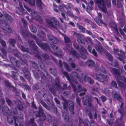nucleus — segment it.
<instances>
[{
	"instance_id": "obj_1",
	"label": "nucleus",
	"mask_w": 126,
	"mask_h": 126,
	"mask_svg": "<svg viewBox=\"0 0 126 126\" xmlns=\"http://www.w3.org/2000/svg\"><path fill=\"white\" fill-rule=\"evenodd\" d=\"M62 72L63 74L66 77L67 79L71 83V85L73 88L74 91L76 92H80L83 91L86 92V90L84 87H82L80 85H79L78 88H77L75 85L73 83V82L76 83L78 80L81 81L79 75L76 72H73L72 73L71 76L70 77L68 73L64 70H62Z\"/></svg>"
},
{
	"instance_id": "obj_2",
	"label": "nucleus",
	"mask_w": 126,
	"mask_h": 126,
	"mask_svg": "<svg viewBox=\"0 0 126 126\" xmlns=\"http://www.w3.org/2000/svg\"><path fill=\"white\" fill-rule=\"evenodd\" d=\"M124 70L121 69H117L112 68L111 73L115 75V78L117 81L120 87L125 88L126 86V84H124L119 80H122L123 77L121 76V74L123 73Z\"/></svg>"
},
{
	"instance_id": "obj_3",
	"label": "nucleus",
	"mask_w": 126,
	"mask_h": 126,
	"mask_svg": "<svg viewBox=\"0 0 126 126\" xmlns=\"http://www.w3.org/2000/svg\"><path fill=\"white\" fill-rule=\"evenodd\" d=\"M0 13V24L2 23L1 28L3 30L9 32H12V30L9 26L7 25V19L10 20L11 16L8 14H6L4 16H2Z\"/></svg>"
},
{
	"instance_id": "obj_4",
	"label": "nucleus",
	"mask_w": 126,
	"mask_h": 126,
	"mask_svg": "<svg viewBox=\"0 0 126 126\" xmlns=\"http://www.w3.org/2000/svg\"><path fill=\"white\" fill-rule=\"evenodd\" d=\"M23 117V115L22 114H20L19 116L16 118L11 114H9L7 116V120L9 123H12L14 120L15 126H18V124L16 123V121L18 122H21L22 120Z\"/></svg>"
},
{
	"instance_id": "obj_5",
	"label": "nucleus",
	"mask_w": 126,
	"mask_h": 126,
	"mask_svg": "<svg viewBox=\"0 0 126 126\" xmlns=\"http://www.w3.org/2000/svg\"><path fill=\"white\" fill-rule=\"evenodd\" d=\"M63 109L66 111L67 110V107L73 113L74 109V104L73 102L72 101H69L65 100H64V102L63 103Z\"/></svg>"
},
{
	"instance_id": "obj_6",
	"label": "nucleus",
	"mask_w": 126,
	"mask_h": 126,
	"mask_svg": "<svg viewBox=\"0 0 126 126\" xmlns=\"http://www.w3.org/2000/svg\"><path fill=\"white\" fill-rule=\"evenodd\" d=\"M93 76L98 81L101 82H104L107 81L109 79L108 76L103 74H99L97 73L94 74Z\"/></svg>"
},
{
	"instance_id": "obj_7",
	"label": "nucleus",
	"mask_w": 126,
	"mask_h": 126,
	"mask_svg": "<svg viewBox=\"0 0 126 126\" xmlns=\"http://www.w3.org/2000/svg\"><path fill=\"white\" fill-rule=\"evenodd\" d=\"M98 7L105 13H106L107 11L104 0H95Z\"/></svg>"
},
{
	"instance_id": "obj_8",
	"label": "nucleus",
	"mask_w": 126,
	"mask_h": 126,
	"mask_svg": "<svg viewBox=\"0 0 126 126\" xmlns=\"http://www.w3.org/2000/svg\"><path fill=\"white\" fill-rule=\"evenodd\" d=\"M87 98H88V106L89 107H92V104L91 102L93 101V100L92 97H91V96H90L89 98L88 96L87 95H86L84 97H83V105H87Z\"/></svg>"
},
{
	"instance_id": "obj_9",
	"label": "nucleus",
	"mask_w": 126,
	"mask_h": 126,
	"mask_svg": "<svg viewBox=\"0 0 126 126\" xmlns=\"http://www.w3.org/2000/svg\"><path fill=\"white\" fill-rule=\"evenodd\" d=\"M69 53L73 56L76 58H79V57H81L83 59L85 60L87 58V57L85 55L82 54H81L80 55L76 51L73 49H71L69 51Z\"/></svg>"
},
{
	"instance_id": "obj_10",
	"label": "nucleus",
	"mask_w": 126,
	"mask_h": 126,
	"mask_svg": "<svg viewBox=\"0 0 126 126\" xmlns=\"http://www.w3.org/2000/svg\"><path fill=\"white\" fill-rule=\"evenodd\" d=\"M55 85L56 88L58 90L66 89L67 86V84H64L63 85V87H62L60 84V81L58 79H57L55 80Z\"/></svg>"
},
{
	"instance_id": "obj_11",
	"label": "nucleus",
	"mask_w": 126,
	"mask_h": 126,
	"mask_svg": "<svg viewBox=\"0 0 126 126\" xmlns=\"http://www.w3.org/2000/svg\"><path fill=\"white\" fill-rule=\"evenodd\" d=\"M47 22L49 26L55 28H57L59 25V22L56 19H54L52 22L50 20L47 19Z\"/></svg>"
},
{
	"instance_id": "obj_12",
	"label": "nucleus",
	"mask_w": 126,
	"mask_h": 126,
	"mask_svg": "<svg viewBox=\"0 0 126 126\" xmlns=\"http://www.w3.org/2000/svg\"><path fill=\"white\" fill-rule=\"evenodd\" d=\"M100 88V86L99 84L97 82L95 83L90 91L91 93L94 95H96L97 94L94 93L95 92H97Z\"/></svg>"
},
{
	"instance_id": "obj_13",
	"label": "nucleus",
	"mask_w": 126,
	"mask_h": 126,
	"mask_svg": "<svg viewBox=\"0 0 126 126\" xmlns=\"http://www.w3.org/2000/svg\"><path fill=\"white\" fill-rule=\"evenodd\" d=\"M81 78L83 81L85 82L88 81L91 84H92L94 82V80L85 74H82Z\"/></svg>"
},
{
	"instance_id": "obj_14",
	"label": "nucleus",
	"mask_w": 126,
	"mask_h": 126,
	"mask_svg": "<svg viewBox=\"0 0 126 126\" xmlns=\"http://www.w3.org/2000/svg\"><path fill=\"white\" fill-rule=\"evenodd\" d=\"M24 7L28 11L31 13V15L32 18H34L37 15V12L34 10H31L30 8L27 7L26 5H24Z\"/></svg>"
},
{
	"instance_id": "obj_15",
	"label": "nucleus",
	"mask_w": 126,
	"mask_h": 126,
	"mask_svg": "<svg viewBox=\"0 0 126 126\" xmlns=\"http://www.w3.org/2000/svg\"><path fill=\"white\" fill-rule=\"evenodd\" d=\"M36 43L39 46L43 49H48L49 48V46L47 44L45 43H42L41 42H39L38 40H36Z\"/></svg>"
},
{
	"instance_id": "obj_16",
	"label": "nucleus",
	"mask_w": 126,
	"mask_h": 126,
	"mask_svg": "<svg viewBox=\"0 0 126 126\" xmlns=\"http://www.w3.org/2000/svg\"><path fill=\"white\" fill-rule=\"evenodd\" d=\"M74 34L76 35L77 38V41L80 43L84 44L85 43L84 40L81 37V35L80 34L77 33H75Z\"/></svg>"
},
{
	"instance_id": "obj_17",
	"label": "nucleus",
	"mask_w": 126,
	"mask_h": 126,
	"mask_svg": "<svg viewBox=\"0 0 126 126\" xmlns=\"http://www.w3.org/2000/svg\"><path fill=\"white\" fill-rule=\"evenodd\" d=\"M48 39L50 40V42L52 43L56 44L58 42L57 39L53 36L51 35H48Z\"/></svg>"
},
{
	"instance_id": "obj_18",
	"label": "nucleus",
	"mask_w": 126,
	"mask_h": 126,
	"mask_svg": "<svg viewBox=\"0 0 126 126\" xmlns=\"http://www.w3.org/2000/svg\"><path fill=\"white\" fill-rule=\"evenodd\" d=\"M28 42L30 45V46L32 47L35 51H38L37 47L36 46L33 41L31 40H29Z\"/></svg>"
},
{
	"instance_id": "obj_19",
	"label": "nucleus",
	"mask_w": 126,
	"mask_h": 126,
	"mask_svg": "<svg viewBox=\"0 0 126 126\" xmlns=\"http://www.w3.org/2000/svg\"><path fill=\"white\" fill-rule=\"evenodd\" d=\"M2 112L5 115H6L9 112V109L7 106H4L2 109Z\"/></svg>"
},
{
	"instance_id": "obj_20",
	"label": "nucleus",
	"mask_w": 126,
	"mask_h": 126,
	"mask_svg": "<svg viewBox=\"0 0 126 126\" xmlns=\"http://www.w3.org/2000/svg\"><path fill=\"white\" fill-rule=\"evenodd\" d=\"M25 76L26 78L28 79L30 78V74L28 70V69L27 68H24L23 70Z\"/></svg>"
},
{
	"instance_id": "obj_21",
	"label": "nucleus",
	"mask_w": 126,
	"mask_h": 126,
	"mask_svg": "<svg viewBox=\"0 0 126 126\" xmlns=\"http://www.w3.org/2000/svg\"><path fill=\"white\" fill-rule=\"evenodd\" d=\"M66 60L67 61L69 62V63L72 68H75V64L72 62V60L71 58H66Z\"/></svg>"
},
{
	"instance_id": "obj_22",
	"label": "nucleus",
	"mask_w": 126,
	"mask_h": 126,
	"mask_svg": "<svg viewBox=\"0 0 126 126\" xmlns=\"http://www.w3.org/2000/svg\"><path fill=\"white\" fill-rule=\"evenodd\" d=\"M19 4L20 9H18V11H17L16 12L19 15H22L23 14V9L22 3L19 2Z\"/></svg>"
},
{
	"instance_id": "obj_23",
	"label": "nucleus",
	"mask_w": 126,
	"mask_h": 126,
	"mask_svg": "<svg viewBox=\"0 0 126 126\" xmlns=\"http://www.w3.org/2000/svg\"><path fill=\"white\" fill-rule=\"evenodd\" d=\"M111 27L114 29L116 33H118V31L116 24L114 22L112 21H111Z\"/></svg>"
},
{
	"instance_id": "obj_24",
	"label": "nucleus",
	"mask_w": 126,
	"mask_h": 126,
	"mask_svg": "<svg viewBox=\"0 0 126 126\" xmlns=\"http://www.w3.org/2000/svg\"><path fill=\"white\" fill-rule=\"evenodd\" d=\"M38 109V112H37L38 113L37 114H35V115L36 117L38 116L39 115L45 114H44V111L42 107H39Z\"/></svg>"
},
{
	"instance_id": "obj_25",
	"label": "nucleus",
	"mask_w": 126,
	"mask_h": 126,
	"mask_svg": "<svg viewBox=\"0 0 126 126\" xmlns=\"http://www.w3.org/2000/svg\"><path fill=\"white\" fill-rule=\"evenodd\" d=\"M62 116L65 121H68L69 120V116L66 112H64L63 113Z\"/></svg>"
},
{
	"instance_id": "obj_26",
	"label": "nucleus",
	"mask_w": 126,
	"mask_h": 126,
	"mask_svg": "<svg viewBox=\"0 0 126 126\" xmlns=\"http://www.w3.org/2000/svg\"><path fill=\"white\" fill-rule=\"evenodd\" d=\"M99 45H97L96 46V49L97 51L99 52H101L103 50L102 47L101 45V44L100 42L98 43Z\"/></svg>"
},
{
	"instance_id": "obj_27",
	"label": "nucleus",
	"mask_w": 126,
	"mask_h": 126,
	"mask_svg": "<svg viewBox=\"0 0 126 126\" xmlns=\"http://www.w3.org/2000/svg\"><path fill=\"white\" fill-rule=\"evenodd\" d=\"M11 61L12 63L15 66L17 65V63L18 61L14 57H12L10 58Z\"/></svg>"
},
{
	"instance_id": "obj_28",
	"label": "nucleus",
	"mask_w": 126,
	"mask_h": 126,
	"mask_svg": "<svg viewBox=\"0 0 126 126\" xmlns=\"http://www.w3.org/2000/svg\"><path fill=\"white\" fill-rule=\"evenodd\" d=\"M39 64L41 69L43 70H44L45 72L47 73V69L43 63L41 62L40 61L39 62Z\"/></svg>"
},
{
	"instance_id": "obj_29",
	"label": "nucleus",
	"mask_w": 126,
	"mask_h": 126,
	"mask_svg": "<svg viewBox=\"0 0 126 126\" xmlns=\"http://www.w3.org/2000/svg\"><path fill=\"white\" fill-rule=\"evenodd\" d=\"M4 83L5 84V85L7 87H9L10 88H12L13 89V91L15 90V87L13 86L9 82L6 80H4Z\"/></svg>"
},
{
	"instance_id": "obj_30",
	"label": "nucleus",
	"mask_w": 126,
	"mask_h": 126,
	"mask_svg": "<svg viewBox=\"0 0 126 126\" xmlns=\"http://www.w3.org/2000/svg\"><path fill=\"white\" fill-rule=\"evenodd\" d=\"M12 77L15 80H17V76L18 75V73L17 72L12 71Z\"/></svg>"
},
{
	"instance_id": "obj_31",
	"label": "nucleus",
	"mask_w": 126,
	"mask_h": 126,
	"mask_svg": "<svg viewBox=\"0 0 126 126\" xmlns=\"http://www.w3.org/2000/svg\"><path fill=\"white\" fill-rule=\"evenodd\" d=\"M36 5L40 9H42L43 7L42 6V5L43 4V3L41 1V0H36Z\"/></svg>"
},
{
	"instance_id": "obj_32",
	"label": "nucleus",
	"mask_w": 126,
	"mask_h": 126,
	"mask_svg": "<svg viewBox=\"0 0 126 126\" xmlns=\"http://www.w3.org/2000/svg\"><path fill=\"white\" fill-rule=\"evenodd\" d=\"M86 64L88 66H92L94 65V62L92 60H89L86 62Z\"/></svg>"
},
{
	"instance_id": "obj_33",
	"label": "nucleus",
	"mask_w": 126,
	"mask_h": 126,
	"mask_svg": "<svg viewBox=\"0 0 126 126\" xmlns=\"http://www.w3.org/2000/svg\"><path fill=\"white\" fill-rule=\"evenodd\" d=\"M34 119L33 118H32L30 119V124H26V126H30L29 125L31 124V126H37L36 124L34 122Z\"/></svg>"
},
{
	"instance_id": "obj_34",
	"label": "nucleus",
	"mask_w": 126,
	"mask_h": 126,
	"mask_svg": "<svg viewBox=\"0 0 126 126\" xmlns=\"http://www.w3.org/2000/svg\"><path fill=\"white\" fill-rule=\"evenodd\" d=\"M34 18L40 23H42L43 20L42 18L38 15H36Z\"/></svg>"
},
{
	"instance_id": "obj_35",
	"label": "nucleus",
	"mask_w": 126,
	"mask_h": 126,
	"mask_svg": "<svg viewBox=\"0 0 126 126\" xmlns=\"http://www.w3.org/2000/svg\"><path fill=\"white\" fill-rule=\"evenodd\" d=\"M18 113L17 109L15 108H12L11 110L10 114L16 115L18 114Z\"/></svg>"
},
{
	"instance_id": "obj_36",
	"label": "nucleus",
	"mask_w": 126,
	"mask_h": 126,
	"mask_svg": "<svg viewBox=\"0 0 126 126\" xmlns=\"http://www.w3.org/2000/svg\"><path fill=\"white\" fill-rule=\"evenodd\" d=\"M40 103L42 105L45 107L46 109L48 110H50V108L47 105L46 103L43 101L41 100L40 101Z\"/></svg>"
},
{
	"instance_id": "obj_37",
	"label": "nucleus",
	"mask_w": 126,
	"mask_h": 126,
	"mask_svg": "<svg viewBox=\"0 0 126 126\" xmlns=\"http://www.w3.org/2000/svg\"><path fill=\"white\" fill-rule=\"evenodd\" d=\"M112 97L114 99H115L116 97L120 95V94L119 93H117L115 91H112Z\"/></svg>"
},
{
	"instance_id": "obj_38",
	"label": "nucleus",
	"mask_w": 126,
	"mask_h": 126,
	"mask_svg": "<svg viewBox=\"0 0 126 126\" xmlns=\"http://www.w3.org/2000/svg\"><path fill=\"white\" fill-rule=\"evenodd\" d=\"M118 59L120 60H122L123 59H124L125 58V55H123L120 54H118L116 56Z\"/></svg>"
},
{
	"instance_id": "obj_39",
	"label": "nucleus",
	"mask_w": 126,
	"mask_h": 126,
	"mask_svg": "<svg viewBox=\"0 0 126 126\" xmlns=\"http://www.w3.org/2000/svg\"><path fill=\"white\" fill-rule=\"evenodd\" d=\"M65 69L68 71L70 72L72 70L71 68L69 67L68 64L64 62L63 63Z\"/></svg>"
},
{
	"instance_id": "obj_40",
	"label": "nucleus",
	"mask_w": 126,
	"mask_h": 126,
	"mask_svg": "<svg viewBox=\"0 0 126 126\" xmlns=\"http://www.w3.org/2000/svg\"><path fill=\"white\" fill-rule=\"evenodd\" d=\"M111 65L114 67L118 68L120 67L118 62L116 61L112 62Z\"/></svg>"
},
{
	"instance_id": "obj_41",
	"label": "nucleus",
	"mask_w": 126,
	"mask_h": 126,
	"mask_svg": "<svg viewBox=\"0 0 126 126\" xmlns=\"http://www.w3.org/2000/svg\"><path fill=\"white\" fill-rule=\"evenodd\" d=\"M79 50L80 53L81 52H83L85 54H87V52L86 50L83 47H81L80 48H79Z\"/></svg>"
},
{
	"instance_id": "obj_42",
	"label": "nucleus",
	"mask_w": 126,
	"mask_h": 126,
	"mask_svg": "<svg viewBox=\"0 0 126 126\" xmlns=\"http://www.w3.org/2000/svg\"><path fill=\"white\" fill-rule=\"evenodd\" d=\"M38 116L39 117V120L41 121H43L46 119V117L45 114L39 115Z\"/></svg>"
},
{
	"instance_id": "obj_43",
	"label": "nucleus",
	"mask_w": 126,
	"mask_h": 126,
	"mask_svg": "<svg viewBox=\"0 0 126 126\" xmlns=\"http://www.w3.org/2000/svg\"><path fill=\"white\" fill-rule=\"evenodd\" d=\"M19 48L20 49L23 51L28 52L29 51V48H25L22 46H21Z\"/></svg>"
},
{
	"instance_id": "obj_44",
	"label": "nucleus",
	"mask_w": 126,
	"mask_h": 126,
	"mask_svg": "<svg viewBox=\"0 0 126 126\" xmlns=\"http://www.w3.org/2000/svg\"><path fill=\"white\" fill-rule=\"evenodd\" d=\"M26 2H28L29 4L32 6H34L35 5V0H24Z\"/></svg>"
},
{
	"instance_id": "obj_45",
	"label": "nucleus",
	"mask_w": 126,
	"mask_h": 126,
	"mask_svg": "<svg viewBox=\"0 0 126 126\" xmlns=\"http://www.w3.org/2000/svg\"><path fill=\"white\" fill-rule=\"evenodd\" d=\"M9 43L11 45H12L13 47L15 46V44L16 41L15 40L12 39H10L9 40Z\"/></svg>"
},
{
	"instance_id": "obj_46",
	"label": "nucleus",
	"mask_w": 126,
	"mask_h": 126,
	"mask_svg": "<svg viewBox=\"0 0 126 126\" xmlns=\"http://www.w3.org/2000/svg\"><path fill=\"white\" fill-rule=\"evenodd\" d=\"M6 101L8 105L10 106L12 104V102L9 97H5Z\"/></svg>"
},
{
	"instance_id": "obj_47",
	"label": "nucleus",
	"mask_w": 126,
	"mask_h": 126,
	"mask_svg": "<svg viewBox=\"0 0 126 126\" xmlns=\"http://www.w3.org/2000/svg\"><path fill=\"white\" fill-rule=\"evenodd\" d=\"M86 114L91 119L93 118V115L92 114L90 111L88 109L86 111Z\"/></svg>"
},
{
	"instance_id": "obj_48",
	"label": "nucleus",
	"mask_w": 126,
	"mask_h": 126,
	"mask_svg": "<svg viewBox=\"0 0 126 126\" xmlns=\"http://www.w3.org/2000/svg\"><path fill=\"white\" fill-rule=\"evenodd\" d=\"M63 36L65 43H68L70 42V40L67 36L64 35Z\"/></svg>"
},
{
	"instance_id": "obj_49",
	"label": "nucleus",
	"mask_w": 126,
	"mask_h": 126,
	"mask_svg": "<svg viewBox=\"0 0 126 126\" xmlns=\"http://www.w3.org/2000/svg\"><path fill=\"white\" fill-rule=\"evenodd\" d=\"M5 102V101L4 98H1L0 99V110L2 107V105L4 104Z\"/></svg>"
},
{
	"instance_id": "obj_50",
	"label": "nucleus",
	"mask_w": 126,
	"mask_h": 126,
	"mask_svg": "<svg viewBox=\"0 0 126 126\" xmlns=\"http://www.w3.org/2000/svg\"><path fill=\"white\" fill-rule=\"evenodd\" d=\"M38 36L40 37H44L45 36V33L43 31L39 32L37 34Z\"/></svg>"
},
{
	"instance_id": "obj_51",
	"label": "nucleus",
	"mask_w": 126,
	"mask_h": 126,
	"mask_svg": "<svg viewBox=\"0 0 126 126\" xmlns=\"http://www.w3.org/2000/svg\"><path fill=\"white\" fill-rule=\"evenodd\" d=\"M121 103L120 106V107L121 109L119 110H118V111L120 113H121V114H122L123 113L124 110H123L122 109V108L124 105V103L123 102Z\"/></svg>"
},
{
	"instance_id": "obj_52",
	"label": "nucleus",
	"mask_w": 126,
	"mask_h": 126,
	"mask_svg": "<svg viewBox=\"0 0 126 126\" xmlns=\"http://www.w3.org/2000/svg\"><path fill=\"white\" fill-rule=\"evenodd\" d=\"M77 26L81 31L82 32L84 31L85 30L84 27L82 26L79 25V23L77 24Z\"/></svg>"
},
{
	"instance_id": "obj_53",
	"label": "nucleus",
	"mask_w": 126,
	"mask_h": 126,
	"mask_svg": "<svg viewBox=\"0 0 126 126\" xmlns=\"http://www.w3.org/2000/svg\"><path fill=\"white\" fill-rule=\"evenodd\" d=\"M58 52H59V53H55L54 54L58 57H61L62 55V50L59 49V51Z\"/></svg>"
},
{
	"instance_id": "obj_54",
	"label": "nucleus",
	"mask_w": 126,
	"mask_h": 126,
	"mask_svg": "<svg viewBox=\"0 0 126 126\" xmlns=\"http://www.w3.org/2000/svg\"><path fill=\"white\" fill-rule=\"evenodd\" d=\"M96 70L98 72H102L103 73H106V71L105 69V68L103 67H102L100 69V71H99V69H96Z\"/></svg>"
},
{
	"instance_id": "obj_55",
	"label": "nucleus",
	"mask_w": 126,
	"mask_h": 126,
	"mask_svg": "<svg viewBox=\"0 0 126 126\" xmlns=\"http://www.w3.org/2000/svg\"><path fill=\"white\" fill-rule=\"evenodd\" d=\"M50 72L54 75H55L56 74V70L51 68H50L49 70Z\"/></svg>"
},
{
	"instance_id": "obj_56",
	"label": "nucleus",
	"mask_w": 126,
	"mask_h": 126,
	"mask_svg": "<svg viewBox=\"0 0 126 126\" xmlns=\"http://www.w3.org/2000/svg\"><path fill=\"white\" fill-rule=\"evenodd\" d=\"M53 110L54 111V112L57 115H59V113L58 111V110L57 109V108L55 106H53Z\"/></svg>"
},
{
	"instance_id": "obj_57",
	"label": "nucleus",
	"mask_w": 126,
	"mask_h": 126,
	"mask_svg": "<svg viewBox=\"0 0 126 126\" xmlns=\"http://www.w3.org/2000/svg\"><path fill=\"white\" fill-rule=\"evenodd\" d=\"M113 51H112V52L115 55V56L118 54L117 52H118L119 50L118 49H115L114 48L113 49Z\"/></svg>"
},
{
	"instance_id": "obj_58",
	"label": "nucleus",
	"mask_w": 126,
	"mask_h": 126,
	"mask_svg": "<svg viewBox=\"0 0 126 126\" xmlns=\"http://www.w3.org/2000/svg\"><path fill=\"white\" fill-rule=\"evenodd\" d=\"M116 98H117V100L119 102H122L124 101V100L120 96V95L116 97Z\"/></svg>"
},
{
	"instance_id": "obj_59",
	"label": "nucleus",
	"mask_w": 126,
	"mask_h": 126,
	"mask_svg": "<svg viewBox=\"0 0 126 126\" xmlns=\"http://www.w3.org/2000/svg\"><path fill=\"white\" fill-rule=\"evenodd\" d=\"M117 4L118 8L123 9V5L120 1H117Z\"/></svg>"
},
{
	"instance_id": "obj_60",
	"label": "nucleus",
	"mask_w": 126,
	"mask_h": 126,
	"mask_svg": "<svg viewBox=\"0 0 126 126\" xmlns=\"http://www.w3.org/2000/svg\"><path fill=\"white\" fill-rule=\"evenodd\" d=\"M30 29L31 31L33 32H36L37 31L36 28L34 26L30 27Z\"/></svg>"
},
{
	"instance_id": "obj_61",
	"label": "nucleus",
	"mask_w": 126,
	"mask_h": 126,
	"mask_svg": "<svg viewBox=\"0 0 126 126\" xmlns=\"http://www.w3.org/2000/svg\"><path fill=\"white\" fill-rule=\"evenodd\" d=\"M39 75L41 77L42 79H46L45 75L43 73H40Z\"/></svg>"
},
{
	"instance_id": "obj_62",
	"label": "nucleus",
	"mask_w": 126,
	"mask_h": 126,
	"mask_svg": "<svg viewBox=\"0 0 126 126\" xmlns=\"http://www.w3.org/2000/svg\"><path fill=\"white\" fill-rule=\"evenodd\" d=\"M111 86L116 88H118L117 84L115 81H112L111 83Z\"/></svg>"
},
{
	"instance_id": "obj_63",
	"label": "nucleus",
	"mask_w": 126,
	"mask_h": 126,
	"mask_svg": "<svg viewBox=\"0 0 126 126\" xmlns=\"http://www.w3.org/2000/svg\"><path fill=\"white\" fill-rule=\"evenodd\" d=\"M42 57L45 60L48 59L49 58V57L48 55L46 53L43 54L42 55Z\"/></svg>"
},
{
	"instance_id": "obj_64",
	"label": "nucleus",
	"mask_w": 126,
	"mask_h": 126,
	"mask_svg": "<svg viewBox=\"0 0 126 126\" xmlns=\"http://www.w3.org/2000/svg\"><path fill=\"white\" fill-rule=\"evenodd\" d=\"M105 53L107 58L109 60V61H110V53L107 52H105Z\"/></svg>"
}]
</instances>
